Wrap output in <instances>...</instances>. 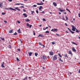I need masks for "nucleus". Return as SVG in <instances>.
Wrapping results in <instances>:
<instances>
[{"mask_svg":"<svg viewBox=\"0 0 80 80\" xmlns=\"http://www.w3.org/2000/svg\"><path fill=\"white\" fill-rule=\"evenodd\" d=\"M41 4H42V5H43V4H44V3H43V2H41Z\"/></svg>","mask_w":80,"mask_h":80,"instance_id":"09e8293b","label":"nucleus"},{"mask_svg":"<svg viewBox=\"0 0 80 80\" xmlns=\"http://www.w3.org/2000/svg\"><path fill=\"white\" fill-rule=\"evenodd\" d=\"M21 8H22H22H24V6H22L21 7H20Z\"/></svg>","mask_w":80,"mask_h":80,"instance_id":"864d4df0","label":"nucleus"},{"mask_svg":"<svg viewBox=\"0 0 80 80\" xmlns=\"http://www.w3.org/2000/svg\"><path fill=\"white\" fill-rule=\"evenodd\" d=\"M9 9L10 10H13V8H9Z\"/></svg>","mask_w":80,"mask_h":80,"instance_id":"c03bdc74","label":"nucleus"},{"mask_svg":"<svg viewBox=\"0 0 80 80\" xmlns=\"http://www.w3.org/2000/svg\"><path fill=\"white\" fill-rule=\"evenodd\" d=\"M65 17H66V20H68V17H67V16L66 15L65 16Z\"/></svg>","mask_w":80,"mask_h":80,"instance_id":"f704fd0d","label":"nucleus"},{"mask_svg":"<svg viewBox=\"0 0 80 80\" xmlns=\"http://www.w3.org/2000/svg\"><path fill=\"white\" fill-rule=\"evenodd\" d=\"M58 56L57 55L55 54L54 56V57H53V60H57Z\"/></svg>","mask_w":80,"mask_h":80,"instance_id":"f03ea898","label":"nucleus"},{"mask_svg":"<svg viewBox=\"0 0 80 80\" xmlns=\"http://www.w3.org/2000/svg\"><path fill=\"white\" fill-rule=\"evenodd\" d=\"M48 27H46V28H43V30H46V29H48Z\"/></svg>","mask_w":80,"mask_h":80,"instance_id":"b1692460","label":"nucleus"},{"mask_svg":"<svg viewBox=\"0 0 80 80\" xmlns=\"http://www.w3.org/2000/svg\"><path fill=\"white\" fill-rule=\"evenodd\" d=\"M72 44H74V45H78L77 44H76L75 42H72Z\"/></svg>","mask_w":80,"mask_h":80,"instance_id":"4be33fe9","label":"nucleus"},{"mask_svg":"<svg viewBox=\"0 0 80 80\" xmlns=\"http://www.w3.org/2000/svg\"><path fill=\"white\" fill-rule=\"evenodd\" d=\"M14 8H15V9H16V10H18V11H21L20 9L18 8V7Z\"/></svg>","mask_w":80,"mask_h":80,"instance_id":"9b49d317","label":"nucleus"},{"mask_svg":"<svg viewBox=\"0 0 80 80\" xmlns=\"http://www.w3.org/2000/svg\"><path fill=\"white\" fill-rule=\"evenodd\" d=\"M0 7L1 8H2V7H3V3H0Z\"/></svg>","mask_w":80,"mask_h":80,"instance_id":"423d86ee","label":"nucleus"},{"mask_svg":"<svg viewBox=\"0 0 80 80\" xmlns=\"http://www.w3.org/2000/svg\"><path fill=\"white\" fill-rule=\"evenodd\" d=\"M36 12L38 14V11L37 10H36Z\"/></svg>","mask_w":80,"mask_h":80,"instance_id":"e433bc0d","label":"nucleus"},{"mask_svg":"<svg viewBox=\"0 0 80 80\" xmlns=\"http://www.w3.org/2000/svg\"><path fill=\"white\" fill-rule=\"evenodd\" d=\"M38 55V53H35V56H36V57H37V55Z\"/></svg>","mask_w":80,"mask_h":80,"instance_id":"a878e982","label":"nucleus"},{"mask_svg":"<svg viewBox=\"0 0 80 80\" xmlns=\"http://www.w3.org/2000/svg\"><path fill=\"white\" fill-rule=\"evenodd\" d=\"M47 58H50V57H49V56H48Z\"/></svg>","mask_w":80,"mask_h":80,"instance_id":"0e129e2a","label":"nucleus"},{"mask_svg":"<svg viewBox=\"0 0 80 80\" xmlns=\"http://www.w3.org/2000/svg\"><path fill=\"white\" fill-rule=\"evenodd\" d=\"M37 5H33V7H37Z\"/></svg>","mask_w":80,"mask_h":80,"instance_id":"58836bf2","label":"nucleus"},{"mask_svg":"<svg viewBox=\"0 0 80 80\" xmlns=\"http://www.w3.org/2000/svg\"><path fill=\"white\" fill-rule=\"evenodd\" d=\"M63 13H64V14H65V15H66L67 14V12H63Z\"/></svg>","mask_w":80,"mask_h":80,"instance_id":"5fc2aeb1","label":"nucleus"},{"mask_svg":"<svg viewBox=\"0 0 80 80\" xmlns=\"http://www.w3.org/2000/svg\"><path fill=\"white\" fill-rule=\"evenodd\" d=\"M42 37V38H44V37H45V36H44L43 34H40L39 35L38 37Z\"/></svg>","mask_w":80,"mask_h":80,"instance_id":"20e7f679","label":"nucleus"},{"mask_svg":"<svg viewBox=\"0 0 80 80\" xmlns=\"http://www.w3.org/2000/svg\"><path fill=\"white\" fill-rule=\"evenodd\" d=\"M69 54H70L71 57H72V55H73V54L72 52V51H69Z\"/></svg>","mask_w":80,"mask_h":80,"instance_id":"0eeeda50","label":"nucleus"},{"mask_svg":"<svg viewBox=\"0 0 80 80\" xmlns=\"http://www.w3.org/2000/svg\"><path fill=\"white\" fill-rule=\"evenodd\" d=\"M1 38V40H3L4 41V40H5V39H4V38Z\"/></svg>","mask_w":80,"mask_h":80,"instance_id":"c756f323","label":"nucleus"},{"mask_svg":"<svg viewBox=\"0 0 80 80\" xmlns=\"http://www.w3.org/2000/svg\"><path fill=\"white\" fill-rule=\"evenodd\" d=\"M32 54H33V52H28V54L29 55V57H30V56H31V55H32Z\"/></svg>","mask_w":80,"mask_h":80,"instance_id":"9d476101","label":"nucleus"},{"mask_svg":"<svg viewBox=\"0 0 80 80\" xmlns=\"http://www.w3.org/2000/svg\"><path fill=\"white\" fill-rule=\"evenodd\" d=\"M16 59L17 61H18V62H20V60L18 58H16Z\"/></svg>","mask_w":80,"mask_h":80,"instance_id":"cd10ccee","label":"nucleus"},{"mask_svg":"<svg viewBox=\"0 0 80 80\" xmlns=\"http://www.w3.org/2000/svg\"><path fill=\"white\" fill-rule=\"evenodd\" d=\"M52 45H54V44H55V42H52Z\"/></svg>","mask_w":80,"mask_h":80,"instance_id":"a19ab883","label":"nucleus"},{"mask_svg":"<svg viewBox=\"0 0 80 80\" xmlns=\"http://www.w3.org/2000/svg\"><path fill=\"white\" fill-rule=\"evenodd\" d=\"M23 11L25 12H26V10H25V9H23Z\"/></svg>","mask_w":80,"mask_h":80,"instance_id":"603ef678","label":"nucleus"},{"mask_svg":"<svg viewBox=\"0 0 80 80\" xmlns=\"http://www.w3.org/2000/svg\"><path fill=\"white\" fill-rule=\"evenodd\" d=\"M59 61L61 62H63V60L61 59V58H59Z\"/></svg>","mask_w":80,"mask_h":80,"instance_id":"f3484780","label":"nucleus"},{"mask_svg":"<svg viewBox=\"0 0 80 80\" xmlns=\"http://www.w3.org/2000/svg\"><path fill=\"white\" fill-rule=\"evenodd\" d=\"M50 33V32L48 31H46L45 32V33Z\"/></svg>","mask_w":80,"mask_h":80,"instance_id":"c9c22d12","label":"nucleus"},{"mask_svg":"<svg viewBox=\"0 0 80 80\" xmlns=\"http://www.w3.org/2000/svg\"><path fill=\"white\" fill-rule=\"evenodd\" d=\"M12 10H14V11H17V10H16V9H13V8Z\"/></svg>","mask_w":80,"mask_h":80,"instance_id":"6e6d98bb","label":"nucleus"},{"mask_svg":"<svg viewBox=\"0 0 80 80\" xmlns=\"http://www.w3.org/2000/svg\"><path fill=\"white\" fill-rule=\"evenodd\" d=\"M41 59H43V60H46L47 59V58L46 56L44 55H43L41 56Z\"/></svg>","mask_w":80,"mask_h":80,"instance_id":"f257e3e1","label":"nucleus"},{"mask_svg":"<svg viewBox=\"0 0 80 80\" xmlns=\"http://www.w3.org/2000/svg\"><path fill=\"white\" fill-rule=\"evenodd\" d=\"M58 55H59V56L60 57H61V58L62 57V56L60 55V54L59 53Z\"/></svg>","mask_w":80,"mask_h":80,"instance_id":"72a5a7b5","label":"nucleus"},{"mask_svg":"<svg viewBox=\"0 0 80 80\" xmlns=\"http://www.w3.org/2000/svg\"><path fill=\"white\" fill-rule=\"evenodd\" d=\"M26 25L28 27H29L30 28H32V25H30V24H29L28 23H27Z\"/></svg>","mask_w":80,"mask_h":80,"instance_id":"39448f33","label":"nucleus"},{"mask_svg":"<svg viewBox=\"0 0 80 80\" xmlns=\"http://www.w3.org/2000/svg\"><path fill=\"white\" fill-rule=\"evenodd\" d=\"M49 54L50 55H53V52H50Z\"/></svg>","mask_w":80,"mask_h":80,"instance_id":"2eb2a0df","label":"nucleus"},{"mask_svg":"<svg viewBox=\"0 0 80 80\" xmlns=\"http://www.w3.org/2000/svg\"><path fill=\"white\" fill-rule=\"evenodd\" d=\"M72 31H73L74 32H75V29H72Z\"/></svg>","mask_w":80,"mask_h":80,"instance_id":"79ce46f5","label":"nucleus"},{"mask_svg":"<svg viewBox=\"0 0 80 80\" xmlns=\"http://www.w3.org/2000/svg\"><path fill=\"white\" fill-rule=\"evenodd\" d=\"M51 31H52V32H57V31H58V29L55 28H54L51 30Z\"/></svg>","mask_w":80,"mask_h":80,"instance_id":"7ed1b4c3","label":"nucleus"},{"mask_svg":"<svg viewBox=\"0 0 80 80\" xmlns=\"http://www.w3.org/2000/svg\"><path fill=\"white\" fill-rule=\"evenodd\" d=\"M72 50L73 52H76V51H77L75 49V48H72Z\"/></svg>","mask_w":80,"mask_h":80,"instance_id":"6e6552de","label":"nucleus"},{"mask_svg":"<svg viewBox=\"0 0 80 80\" xmlns=\"http://www.w3.org/2000/svg\"><path fill=\"white\" fill-rule=\"evenodd\" d=\"M27 79H28V78H27V77H26L24 79H23L22 80H27Z\"/></svg>","mask_w":80,"mask_h":80,"instance_id":"393cba45","label":"nucleus"},{"mask_svg":"<svg viewBox=\"0 0 80 80\" xmlns=\"http://www.w3.org/2000/svg\"><path fill=\"white\" fill-rule=\"evenodd\" d=\"M14 35H17V32H15V33H13Z\"/></svg>","mask_w":80,"mask_h":80,"instance_id":"2f4dec72","label":"nucleus"},{"mask_svg":"<svg viewBox=\"0 0 80 80\" xmlns=\"http://www.w3.org/2000/svg\"><path fill=\"white\" fill-rule=\"evenodd\" d=\"M37 5H42V4L41 3H37Z\"/></svg>","mask_w":80,"mask_h":80,"instance_id":"5701e85b","label":"nucleus"},{"mask_svg":"<svg viewBox=\"0 0 80 80\" xmlns=\"http://www.w3.org/2000/svg\"><path fill=\"white\" fill-rule=\"evenodd\" d=\"M71 26L72 27V29H73L75 28V26H74L73 25H71Z\"/></svg>","mask_w":80,"mask_h":80,"instance_id":"c85d7f7f","label":"nucleus"},{"mask_svg":"<svg viewBox=\"0 0 80 80\" xmlns=\"http://www.w3.org/2000/svg\"><path fill=\"white\" fill-rule=\"evenodd\" d=\"M78 15L79 17L80 18V13H78Z\"/></svg>","mask_w":80,"mask_h":80,"instance_id":"3c124183","label":"nucleus"},{"mask_svg":"<svg viewBox=\"0 0 80 80\" xmlns=\"http://www.w3.org/2000/svg\"><path fill=\"white\" fill-rule=\"evenodd\" d=\"M65 25H66V26L67 27L68 26V25H67V23H65Z\"/></svg>","mask_w":80,"mask_h":80,"instance_id":"bf43d9fd","label":"nucleus"},{"mask_svg":"<svg viewBox=\"0 0 80 80\" xmlns=\"http://www.w3.org/2000/svg\"><path fill=\"white\" fill-rule=\"evenodd\" d=\"M42 8H43V7H42V6H40L39 7V9L40 10H42Z\"/></svg>","mask_w":80,"mask_h":80,"instance_id":"6ab92c4d","label":"nucleus"},{"mask_svg":"<svg viewBox=\"0 0 80 80\" xmlns=\"http://www.w3.org/2000/svg\"><path fill=\"white\" fill-rule=\"evenodd\" d=\"M4 22H5V23H7V22L6 21H4Z\"/></svg>","mask_w":80,"mask_h":80,"instance_id":"680f3d73","label":"nucleus"},{"mask_svg":"<svg viewBox=\"0 0 80 80\" xmlns=\"http://www.w3.org/2000/svg\"><path fill=\"white\" fill-rule=\"evenodd\" d=\"M18 51H19V52H20V49L19 48L17 49Z\"/></svg>","mask_w":80,"mask_h":80,"instance_id":"ea45409f","label":"nucleus"},{"mask_svg":"<svg viewBox=\"0 0 80 80\" xmlns=\"http://www.w3.org/2000/svg\"><path fill=\"white\" fill-rule=\"evenodd\" d=\"M70 32H71L72 33H75V32H73V31H72V30L71 31H70Z\"/></svg>","mask_w":80,"mask_h":80,"instance_id":"4c0bfd02","label":"nucleus"},{"mask_svg":"<svg viewBox=\"0 0 80 80\" xmlns=\"http://www.w3.org/2000/svg\"><path fill=\"white\" fill-rule=\"evenodd\" d=\"M18 32L19 33H21V32H20V29H19L18 30Z\"/></svg>","mask_w":80,"mask_h":80,"instance_id":"a211bd4d","label":"nucleus"},{"mask_svg":"<svg viewBox=\"0 0 80 80\" xmlns=\"http://www.w3.org/2000/svg\"><path fill=\"white\" fill-rule=\"evenodd\" d=\"M18 23H20V22L19 21H17Z\"/></svg>","mask_w":80,"mask_h":80,"instance_id":"13d9d810","label":"nucleus"},{"mask_svg":"<svg viewBox=\"0 0 80 80\" xmlns=\"http://www.w3.org/2000/svg\"><path fill=\"white\" fill-rule=\"evenodd\" d=\"M59 11H60V12H65L66 11L65 10H62L61 9H59Z\"/></svg>","mask_w":80,"mask_h":80,"instance_id":"f8f14e48","label":"nucleus"},{"mask_svg":"<svg viewBox=\"0 0 80 80\" xmlns=\"http://www.w3.org/2000/svg\"><path fill=\"white\" fill-rule=\"evenodd\" d=\"M8 1L11 2H12V0H8Z\"/></svg>","mask_w":80,"mask_h":80,"instance_id":"4d7b16f0","label":"nucleus"},{"mask_svg":"<svg viewBox=\"0 0 80 80\" xmlns=\"http://www.w3.org/2000/svg\"><path fill=\"white\" fill-rule=\"evenodd\" d=\"M5 14H6V12H5L2 13V15H5Z\"/></svg>","mask_w":80,"mask_h":80,"instance_id":"473e14b6","label":"nucleus"},{"mask_svg":"<svg viewBox=\"0 0 80 80\" xmlns=\"http://www.w3.org/2000/svg\"><path fill=\"white\" fill-rule=\"evenodd\" d=\"M53 4L55 7H57V3L55 2H53Z\"/></svg>","mask_w":80,"mask_h":80,"instance_id":"1a4fd4ad","label":"nucleus"},{"mask_svg":"<svg viewBox=\"0 0 80 80\" xmlns=\"http://www.w3.org/2000/svg\"><path fill=\"white\" fill-rule=\"evenodd\" d=\"M64 57H67V58H68V56L67 54V53L65 54Z\"/></svg>","mask_w":80,"mask_h":80,"instance_id":"4468645a","label":"nucleus"},{"mask_svg":"<svg viewBox=\"0 0 80 80\" xmlns=\"http://www.w3.org/2000/svg\"><path fill=\"white\" fill-rule=\"evenodd\" d=\"M68 30H69V31H70V32L72 30H71V29H70V28H68Z\"/></svg>","mask_w":80,"mask_h":80,"instance_id":"37998d69","label":"nucleus"},{"mask_svg":"<svg viewBox=\"0 0 80 80\" xmlns=\"http://www.w3.org/2000/svg\"><path fill=\"white\" fill-rule=\"evenodd\" d=\"M33 33L34 35H35V32L34 31H33Z\"/></svg>","mask_w":80,"mask_h":80,"instance_id":"49530a36","label":"nucleus"},{"mask_svg":"<svg viewBox=\"0 0 80 80\" xmlns=\"http://www.w3.org/2000/svg\"><path fill=\"white\" fill-rule=\"evenodd\" d=\"M39 45H41V43L40 42H39Z\"/></svg>","mask_w":80,"mask_h":80,"instance_id":"69168bd1","label":"nucleus"},{"mask_svg":"<svg viewBox=\"0 0 80 80\" xmlns=\"http://www.w3.org/2000/svg\"><path fill=\"white\" fill-rule=\"evenodd\" d=\"M2 67H3V68H5V66L3 65V64H2L1 65Z\"/></svg>","mask_w":80,"mask_h":80,"instance_id":"bb28decb","label":"nucleus"},{"mask_svg":"<svg viewBox=\"0 0 80 80\" xmlns=\"http://www.w3.org/2000/svg\"><path fill=\"white\" fill-rule=\"evenodd\" d=\"M25 21L26 22H30V19H26Z\"/></svg>","mask_w":80,"mask_h":80,"instance_id":"dca6fc26","label":"nucleus"},{"mask_svg":"<svg viewBox=\"0 0 80 80\" xmlns=\"http://www.w3.org/2000/svg\"><path fill=\"white\" fill-rule=\"evenodd\" d=\"M62 19H63V20H65V19L63 17V18Z\"/></svg>","mask_w":80,"mask_h":80,"instance_id":"052dcab7","label":"nucleus"},{"mask_svg":"<svg viewBox=\"0 0 80 80\" xmlns=\"http://www.w3.org/2000/svg\"><path fill=\"white\" fill-rule=\"evenodd\" d=\"M43 21H46V20H45V18H43Z\"/></svg>","mask_w":80,"mask_h":80,"instance_id":"a18cd8bd","label":"nucleus"},{"mask_svg":"<svg viewBox=\"0 0 80 80\" xmlns=\"http://www.w3.org/2000/svg\"><path fill=\"white\" fill-rule=\"evenodd\" d=\"M76 32L77 33H79L80 32V30L78 31V29H76Z\"/></svg>","mask_w":80,"mask_h":80,"instance_id":"412c9836","label":"nucleus"},{"mask_svg":"<svg viewBox=\"0 0 80 80\" xmlns=\"http://www.w3.org/2000/svg\"><path fill=\"white\" fill-rule=\"evenodd\" d=\"M23 15H24V16H25V17H27V16H28L27 14L25 13H23Z\"/></svg>","mask_w":80,"mask_h":80,"instance_id":"ddd939ff","label":"nucleus"},{"mask_svg":"<svg viewBox=\"0 0 80 80\" xmlns=\"http://www.w3.org/2000/svg\"><path fill=\"white\" fill-rule=\"evenodd\" d=\"M13 32V30H11L9 31V33H12Z\"/></svg>","mask_w":80,"mask_h":80,"instance_id":"aec40b11","label":"nucleus"},{"mask_svg":"<svg viewBox=\"0 0 80 80\" xmlns=\"http://www.w3.org/2000/svg\"><path fill=\"white\" fill-rule=\"evenodd\" d=\"M31 12L32 14V15H33V13H34V11H31Z\"/></svg>","mask_w":80,"mask_h":80,"instance_id":"7c9ffc66","label":"nucleus"},{"mask_svg":"<svg viewBox=\"0 0 80 80\" xmlns=\"http://www.w3.org/2000/svg\"><path fill=\"white\" fill-rule=\"evenodd\" d=\"M20 5H24V4H23L20 3Z\"/></svg>","mask_w":80,"mask_h":80,"instance_id":"8fccbe9b","label":"nucleus"},{"mask_svg":"<svg viewBox=\"0 0 80 80\" xmlns=\"http://www.w3.org/2000/svg\"><path fill=\"white\" fill-rule=\"evenodd\" d=\"M79 73H80V69H79Z\"/></svg>","mask_w":80,"mask_h":80,"instance_id":"774afa93","label":"nucleus"},{"mask_svg":"<svg viewBox=\"0 0 80 80\" xmlns=\"http://www.w3.org/2000/svg\"><path fill=\"white\" fill-rule=\"evenodd\" d=\"M56 35H58V36H59V35H60L58 34H56Z\"/></svg>","mask_w":80,"mask_h":80,"instance_id":"e2e57ef3","label":"nucleus"},{"mask_svg":"<svg viewBox=\"0 0 80 80\" xmlns=\"http://www.w3.org/2000/svg\"><path fill=\"white\" fill-rule=\"evenodd\" d=\"M39 26L40 27H42V25H39Z\"/></svg>","mask_w":80,"mask_h":80,"instance_id":"338daca9","label":"nucleus"},{"mask_svg":"<svg viewBox=\"0 0 80 80\" xmlns=\"http://www.w3.org/2000/svg\"><path fill=\"white\" fill-rule=\"evenodd\" d=\"M15 5H20V3H16Z\"/></svg>","mask_w":80,"mask_h":80,"instance_id":"de8ad7c7","label":"nucleus"}]
</instances>
